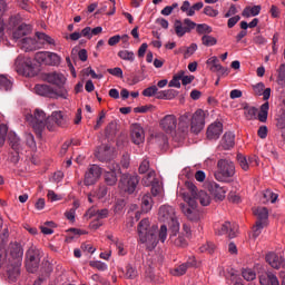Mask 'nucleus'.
I'll use <instances>...</instances> for the list:
<instances>
[{
    "label": "nucleus",
    "mask_w": 285,
    "mask_h": 285,
    "mask_svg": "<svg viewBox=\"0 0 285 285\" xmlns=\"http://www.w3.org/2000/svg\"><path fill=\"white\" fill-rule=\"evenodd\" d=\"M263 197H264L265 202H271V204H275L277 202L278 196H277V194L267 189L264 191Z\"/></svg>",
    "instance_id": "nucleus-52"
},
{
    "label": "nucleus",
    "mask_w": 285,
    "mask_h": 285,
    "mask_svg": "<svg viewBox=\"0 0 285 285\" xmlns=\"http://www.w3.org/2000/svg\"><path fill=\"white\" fill-rule=\"evenodd\" d=\"M37 39L42 43V46H57L55 38L50 37L45 32H36Z\"/></svg>",
    "instance_id": "nucleus-34"
},
{
    "label": "nucleus",
    "mask_w": 285,
    "mask_h": 285,
    "mask_svg": "<svg viewBox=\"0 0 285 285\" xmlns=\"http://www.w3.org/2000/svg\"><path fill=\"white\" fill-rule=\"evenodd\" d=\"M137 186H139V176L122 174L118 184V188L127 193L128 195H132L137 190Z\"/></svg>",
    "instance_id": "nucleus-9"
},
{
    "label": "nucleus",
    "mask_w": 285,
    "mask_h": 285,
    "mask_svg": "<svg viewBox=\"0 0 285 285\" xmlns=\"http://www.w3.org/2000/svg\"><path fill=\"white\" fill-rule=\"evenodd\" d=\"M238 230L239 227L237 224L225 222L223 225H220L219 228L215 229V233L216 235H227L229 239H235V237H237Z\"/></svg>",
    "instance_id": "nucleus-18"
},
{
    "label": "nucleus",
    "mask_w": 285,
    "mask_h": 285,
    "mask_svg": "<svg viewBox=\"0 0 285 285\" xmlns=\"http://www.w3.org/2000/svg\"><path fill=\"white\" fill-rule=\"evenodd\" d=\"M237 161L243 170H245V171L248 170V168H249L248 167V158H246V156L238 154Z\"/></svg>",
    "instance_id": "nucleus-55"
},
{
    "label": "nucleus",
    "mask_w": 285,
    "mask_h": 285,
    "mask_svg": "<svg viewBox=\"0 0 285 285\" xmlns=\"http://www.w3.org/2000/svg\"><path fill=\"white\" fill-rule=\"evenodd\" d=\"M52 119H55L56 125L60 128H66L70 124V117L63 114V111H52Z\"/></svg>",
    "instance_id": "nucleus-28"
},
{
    "label": "nucleus",
    "mask_w": 285,
    "mask_h": 285,
    "mask_svg": "<svg viewBox=\"0 0 285 285\" xmlns=\"http://www.w3.org/2000/svg\"><path fill=\"white\" fill-rule=\"evenodd\" d=\"M169 243L176 248H186L188 246L186 236L179 233V224L169 227Z\"/></svg>",
    "instance_id": "nucleus-12"
},
{
    "label": "nucleus",
    "mask_w": 285,
    "mask_h": 285,
    "mask_svg": "<svg viewBox=\"0 0 285 285\" xmlns=\"http://www.w3.org/2000/svg\"><path fill=\"white\" fill-rule=\"evenodd\" d=\"M183 75H186V71L180 70L177 75L173 77V79L169 81V88H181V77Z\"/></svg>",
    "instance_id": "nucleus-42"
},
{
    "label": "nucleus",
    "mask_w": 285,
    "mask_h": 285,
    "mask_svg": "<svg viewBox=\"0 0 285 285\" xmlns=\"http://www.w3.org/2000/svg\"><path fill=\"white\" fill-rule=\"evenodd\" d=\"M242 275L244 279H246V282H253V279H256L257 277V274L255 273V271L250 268L243 269Z\"/></svg>",
    "instance_id": "nucleus-51"
},
{
    "label": "nucleus",
    "mask_w": 285,
    "mask_h": 285,
    "mask_svg": "<svg viewBox=\"0 0 285 285\" xmlns=\"http://www.w3.org/2000/svg\"><path fill=\"white\" fill-rule=\"evenodd\" d=\"M196 32L197 35H210V32H213V27L207 23H199L196 24Z\"/></svg>",
    "instance_id": "nucleus-48"
},
{
    "label": "nucleus",
    "mask_w": 285,
    "mask_h": 285,
    "mask_svg": "<svg viewBox=\"0 0 285 285\" xmlns=\"http://www.w3.org/2000/svg\"><path fill=\"white\" fill-rule=\"evenodd\" d=\"M204 8V2L199 1L190 6V1L185 0L180 7L181 12H185L187 17H195V12H199Z\"/></svg>",
    "instance_id": "nucleus-23"
},
{
    "label": "nucleus",
    "mask_w": 285,
    "mask_h": 285,
    "mask_svg": "<svg viewBox=\"0 0 285 285\" xmlns=\"http://www.w3.org/2000/svg\"><path fill=\"white\" fill-rule=\"evenodd\" d=\"M27 120L32 126L33 131L36 132L39 139L43 137V130H46V128L52 132V130H55V127L57 126L55 118H52V114L51 116L46 117V112L39 109H36L33 116H28Z\"/></svg>",
    "instance_id": "nucleus-1"
},
{
    "label": "nucleus",
    "mask_w": 285,
    "mask_h": 285,
    "mask_svg": "<svg viewBox=\"0 0 285 285\" xmlns=\"http://www.w3.org/2000/svg\"><path fill=\"white\" fill-rule=\"evenodd\" d=\"M99 161H110L112 159V150L106 146L104 150H100L97 155Z\"/></svg>",
    "instance_id": "nucleus-40"
},
{
    "label": "nucleus",
    "mask_w": 285,
    "mask_h": 285,
    "mask_svg": "<svg viewBox=\"0 0 285 285\" xmlns=\"http://www.w3.org/2000/svg\"><path fill=\"white\" fill-rule=\"evenodd\" d=\"M177 116L175 115H166L161 118L159 126L164 132L167 135H173L177 130Z\"/></svg>",
    "instance_id": "nucleus-16"
},
{
    "label": "nucleus",
    "mask_w": 285,
    "mask_h": 285,
    "mask_svg": "<svg viewBox=\"0 0 285 285\" xmlns=\"http://www.w3.org/2000/svg\"><path fill=\"white\" fill-rule=\"evenodd\" d=\"M259 12H262V6H254V7H246L243 10L242 14H243V17L248 19L250 17H257V14H259Z\"/></svg>",
    "instance_id": "nucleus-35"
},
{
    "label": "nucleus",
    "mask_w": 285,
    "mask_h": 285,
    "mask_svg": "<svg viewBox=\"0 0 285 285\" xmlns=\"http://www.w3.org/2000/svg\"><path fill=\"white\" fill-rule=\"evenodd\" d=\"M125 271L126 279H137V277H139V272H137V268L132 267V265H127Z\"/></svg>",
    "instance_id": "nucleus-44"
},
{
    "label": "nucleus",
    "mask_w": 285,
    "mask_h": 285,
    "mask_svg": "<svg viewBox=\"0 0 285 285\" xmlns=\"http://www.w3.org/2000/svg\"><path fill=\"white\" fill-rule=\"evenodd\" d=\"M118 57L119 59H122V61H129L130 63L135 61V52L130 50H120Z\"/></svg>",
    "instance_id": "nucleus-43"
},
{
    "label": "nucleus",
    "mask_w": 285,
    "mask_h": 285,
    "mask_svg": "<svg viewBox=\"0 0 285 285\" xmlns=\"http://www.w3.org/2000/svg\"><path fill=\"white\" fill-rule=\"evenodd\" d=\"M126 208V202L124 199L117 200L114 207V213L118 214L124 212Z\"/></svg>",
    "instance_id": "nucleus-62"
},
{
    "label": "nucleus",
    "mask_w": 285,
    "mask_h": 285,
    "mask_svg": "<svg viewBox=\"0 0 285 285\" xmlns=\"http://www.w3.org/2000/svg\"><path fill=\"white\" fill-rule=\"evenodd\" d=\"M8 136V125L1 124L0 125V144H6V137Z\"/></svg>",
    "instance_id": "nucleus-60"
},
{
    "label": "nucleus",
    "mask_w": 285,
    "mask_h": 285,
    "mask_svg": "<svg viewBox=\"0 0 285 285\" xmlns=\"http://www.w3.org/2000/svg\"><path fill=\"white\" fill-rule=\"evenodd\" d=\"M36 95L40 97H50L52 99H61L57 97V91L55 88L50 87V85H36L33 88Z\"/></svg>",
    "instance_id": "nucleus-21"
},
{
    "label": "nucleus",
    "mask_w": 285,
    "mask_h": 285,
    "mask_svg": "<svg viewBox=\"0 0 285 285\" xmlns=\"http://www.w3.org/2000/svg\"><path fill=\"white\" fill-rule=\"evenodd\" d=\"M204 14H206V17H212V18H215V17H217L218 14H219V11L218 10H216V9H214L213 7H210V6H206L205 8H204Z\"/></svg>",
    "instance_id": "nucleus-61"
},
{
    "label": "nucleus",
    "mask_w": 285,
    "mask_h": 285,
    "mask_svg": "<svg viewBox=\"0 0 285 285\" xmlns=\"http://www.w3.org/2000/svg\"><path fill=\"white\" fill-rule=\"evenodd\" d=\"M107 72L109 75H112V77H118V79H124V70H121L120 67L109 68L107 69Z\"/></svg>",
    "instance_id": "nucleus-56"
},
{
    "label": "nucleus",
    "mask_w": 285,
    "mask_h": 285,
    "mask_svg": "<svg viewBox=\"0 0 285 285\" xmlns=\"http://www.w3.org/2000/svg\"><path fill=\"white\" fill-rule=\"evenodd\" d=\"M265 259L272 268H275L276 271H279L282 266H284L285 259L283 258L282 255L276 254L275 252H269L266 256Z\"/></svg>",
    "instance_id": "nucleus-24"
},
{
    "label": "nucleus",
    "mask_w": 285,
    "mask_h": 285,
    "mask_svg": "<svg viewBox=\"0 0 285 285\" xmlns=\"http://www.w3.org/2000/svg\"><path fill=\"white\" fill-rule=\"evenodd\" d=\"M197 52V43H191L189 47L186 48L184 52V58L188 59V57H193Z\"/></svg>",
    "instance_id": "nucleus-59"
},
{
    "label": "nucleus",
    "mask_w": 285,
    "mask_h": 285,
    "mask_svg": "<svg viewBox=\"0 0 285 285\" xmlns=\"http://www.w3.org/2000/svg\"><path fill=\"white\" fill-rule=\"evenodd\" d=\"M117 168H119V164L115 163V161H110L109 163V171H105L104 173V179H105V184H107V186H117Z\"/></svg>",
    "instance_id": "nucleus-20"
},
{
    "label": "nucleus",
    "mask_w": 285,
    "mask_h": 285,
    "mask_svg": "<svg viewBox=\"0 0 285 285\" xmlns=\"http://www.w3.org/2000/svg\"><path fill=\"white\" fill-rule=\"evenodd\" d=\"M35 61L43 66H61V56L52 51H39L35 55Z\"/></svg>",
    "instance_id": "nucleus-10"
},
{
    "label": "nucleus",
    "mask_w": 285,
    "mask_h": 285,
    "mask_svg": "<svg viewBox=\"0 0 285 285\" xmlns=\"http://www.w3.org/2000/svg\"><path fill=\"white\" fill-rule=\"evenodd\" d=\"M254 215H256L257 222L253 227V237L257 239L262 235V230H264V222L268 219V208L258 207L255 209Z\"/></svg>",
    "instance_id": "nucleus-11"
},
{
    "label": "nucleus",
    "mask_w": 285,
    "mask_h": 285,
    "mask_svg": "<svg viewBox=\"0 0 285 285\" xmlns=\"http://www.w3.org/2000/svg\"><path fill=\"white\" fill-rule=\"evenodd\" d=\"M264 88H266L264 82H258L253 86V90H254L255 95H257L258 97H262V94L264 92Z\"/></svg>",
    "instance_id": "nucleus-63"
},
{
    "label": "nucleus",
    "mask_w": 285,
    "mask_h": 285,
    "mask_svg": "<svg viewBox=\"0 0 285 285\" xmlns=\"http://www.w3.org/2000/svg\"><path fill=\"white\" fill-rule=\"evenodd\" d=\"M31 30L32 28L30 27V24L22 23L13 32V39H16V41H19L21 37H26V35H30Z\"/></svg>",
    "instance_id": "nucleus-32"
},
{
    "label": "nucleus",
    "mask_w": 285,
    "mask_h": 285,
    "mask_svg": "<svg viewBox=\"0 0 285 285\" xmlns=\"http://www.w3.org/2000/svg\"><path fill=\"white\" fill-rule=\"evenodd\" d=\"M89 266H91V268H97V271H107L108 269V265H106V263H104L101 261H91V262H89Z\"/></svg>",
    "instance_id": "nucleus-53"
},
{
    "label": "nucleus",
    "mask_w": 285,
    "mask_h": 285,
    "mask_svg": "<svg viewBox=\"0 0 285 285\" xmlns=\"http://www.w3.org/2000/svg\"><path fill=\"white\" fill-rule=\"evenodd\" d=\"M202 43H203V46H206V48L217 46V38L210 36V35H204L202 37Z\"/></svg>",
    "instance_id": "nucleus-46"
},
{
    "label": "nucleus",
    "mask_w": 285,
    "mask_h": 285,
    "mask_svg": "<svg viewBox=\"0 0 285 285\" xmlns=\"http://www.w3.org/2000/svg\"><path fill=\"white\" fill-rule=\"evenodd\" d=\"M148 170H150V160L144 159L139 165L138 171L140 175H146Z\"/></svg>",
    "instance_id": "nucleus-54"
},
{
    "label": "nucleus",
    "mask_w": 285,
    "mask_h": 285,
    "mask_svg": "<svg viewBox=\"0 0 285 285\" xmlns=\"http://www.w3.org/2000/svg\"><path fill=\"white\" fill-rule=\"evenodd\" d=\"M7 275L9 282H17L19 275H21V263L8 261Z\"/></svg>",
    "instance_id": "nucleus-22"
},
{
    "label": "nucleus",
    "mask_w": 285,
    "mask_h": 285,
    "mask_svg": "<svg viewBox=\"0 0 285 285\" xmlns=\"http://www.w3.org/2000/svg\"><path fill=\"white\" fill-rule=\"evenodd\" d=\"M43 80L47 81V83H51V86H57V97L68 99V89L66 88L68 78H66V75L59 71H51L43 75Z\"/></svg>",
    "instance_id": "nucleus-3"
},
{
    "label": "nucleus",
    "mask_w": 285,
    "mask_h": 285,
    "mask_svg": "<svg viewBox=\"0 0 285 285\" xmlns=\"http://www.w3.org/2000/svg\"><path fill=\"white\" fill-rule=\"evenodd\" d=\"M41 264V249L31 247L26 253V268L28 273H37Z\"/></svg>",
    "instance_id": "nucleus-7"
},
{
    "label": "nucleus",
    "mask_w": 285,
    "mask_h": 285,
    "mask_svg": "<svg viewBox=\"0 0 285 285\" xmlns=\"http://www.w3.org/2000/svg\"><path fill=\"white\" fill-rule=\"evenodd\" d=\"M217 171L215 173V178L217 181H226L230 177L235 176V163L228 159H219L217 163Z\"/></svg>",
    "instance_id": "nucleus-5"
},
{
    "label": "nucleus",
    "mask_w": 285,
    "mask_h": 285,
    "mask_svg": "<svg viewBox=\"0 0 285 285\" xmlns=\"http://www.w3.org/2000/svg\"><path fill=\"white\" fill-rule=\"evenodd\" d=\"M184 200L187 203L180 204V209L189 222H199L203 217V213L197 209V202L190 197L184 196Z\"/></svg>",
    "instance_id": "nucleus-6"
},
{
    "label": "nucleus",
    "mask_w": 285,
    "mask_h": 285,
    "mask_svg": "<svg viewBox=\"0 0 285 285\" xmlns=\"http://www.w3.org/2000/svg\"><path fill=\"white\" fill-rule=\"evenodd\" d=\"M188 128H189L188 114H185L179 117L178 130H180V132H186Z\"/></svg>",
    "instance_id": "nucleus-41"
},
{
    "label": "nucleus",
    "mask_w": 285,
    "mask_h": 285,
    "mask_svg": "<svg viewBox=\"0 0 285 285\" xmlns=\"http://www.w3.org/2000/svg\"><path fill=\"white\" fill-rule=\"evenodd\" d=\"M26 141H27V146H29V148H31V150H37V141L35 140V135L27 134Z\"/></svg>",
    "instance_id": "nucleus-57"
},
{
    "label": "nucleus",
    "mask_w": 285,
    "mask_h": 285,
    "mask_svg": "<svg viewBox=\"0 0 285 285\" xmlns=\"http://www.w3.org/2000/svg\"><path fill=\"white\" fill-rule=\"evenodd\" d=\"M158 90L159 89L157 88V86L154 85L151 87L144 89L142 95H144V97H155V95H157Z\"/></svg>",
    "instance_id": "nucleus-58"
},
{
    "label": "nucleus",
    "mask_w": 285,
    "mask_h": 285,
    "mask_svg": "<svg viewBox=\"0 0 285 285\" xmlns=\"http://www.w3.org/2000/svg\"><path fill=\"white\" fill-rule=\"evenodd\" d=\"M209 190L215 197L216 202H224V199H226V193L228 189L226 187H222L217 183H213L209 185Z\"/></svg>",
    "instance_id": "nucleus-25"
},
{
    "label": "nucleus",
    "mask_w": 285,
    "mask_h": 285,
    "mask_svg": "<svg viewBox=\"0 0 285 285\" xmlns=\"http://www.w3.org/2000/svg\"><path fill=\"white\" fill-rule=\"evenodd\" d=\"M223 150H230L235 146V134L233 131H226L220 140Z\"/></svg>",
    "instance_id": "nucleus-27"
},
{
    "label": "nucleus",
    "mask_w": 285,
    "mask_h": 285,
    "mask_svg": "<svg viewBox=\"0 0 285 285\" xmlns=\"http://www.w3.org/2000/svg\"><path fill=\"white\" fill-rule=\"evenodd\" d=\"M168 239V227L166 225H161L160 229L158 230V242H161L164 244Z\"/></svg>",
    "instance_id": "nucleus-50"
},
{
    "label": "nucleus",
    "mask_w": 285,
    "mask_h": 285,
    "mask_svg": "<svg viewBox=\"0 0 285 285\" xmlns=\"http://www.w3.org/2000/svg\"><path fill=\"white\" fill-rule=\"evenodd\" d=\"M158 219L164 224H168L169 228L179 224V220L177 219V212L175 210V207L170 205H163L159 207Z\"/></svg>",
    "instance_id": "nucleus-8"
},
{
    "label": "nucleus",
    "mask_w": 285,
    "mask_h": 285,
    "mask_svg": "<svg viewBox=\"0 0 285 285\" xmlns=\"http://www.w3.org/2000/svg\"><path fill=\"white\" fill-rule=\"evenodd\" d=\"M195 202H199L200 206H210V195H208V193H206L205 190H200L198 191Z\"/></svg>",
    "instance_id": "nucleus-37"
},
{
    "label": "nucleus",
    "mask_w": 285,
    "mask_h": 285,
    "mask_svg": "<svg viewBox=\"0 0 285 285\" xmlns=\"http://www.w3.org/2000/svg\"><path fill=\"white\" fill-rule=\"evenodd\" d=\"M190 266H195V265L190 262L181 264L180 266L175 268L174 275H176L177 277H180L181 275H186V271H188V268H190Z\"/></svg>",
    "instance_id": "nucleus-45"
},
{
    "label": "nucleus",
    "mask_w": 285,
    "mask_h": 285,
    "mask_svg": "<svg viewBox=\"0 0 285 285\" xmlns=\"http://www.w3.org/2000/svg\"><path fill=\"white\" fill-rule=\"evenodd\" d=\"M101 175H104V169L98 165H90L88 170L85 174V186H92L99 181Z\"/></svg>",
    "instance_id": "nucleus-15"
},
{
    "label": "nucleus",
    "mask_w": 285,
    "mask_h": 285,
    "mask_svg": "<svg viewBox=\"0 0 285 285\" xmlns=\"http://www.w3.org/2000/svg\"><path fill=\"white\" fill-rule=\"evenodd\" d=\"M151 144L159 146V148H166L168 146V136L164 132H158L151 137Z\"/></svg>",
    "instance_id": "nucleus-31"
},
{
    "label": "nucleus",
    "mask_w": 285,
    "mask_h": 285,
    "mask_svg": "<svg viewBox=\"0 0 285 285\" xmlns=\"http://www.w3.org/2000/svg\"><path fill=\"white\" fill-rule=\"evenodd\" d=\"M157 174L155 173V170H149L148 174L142 178V184L145 186H153V184L158 183L159 180L156 178Z\"/></svg>",
    "instance_id": "nucleus-39"
},
{
    "label": "nucleus",
    "mask_w": 285,
    "mask_h": 285,
    "mask_svg": "<svg viewBox=\"0 0 285 285\" xmlns=\"http://www.w3.org/2000/svg\"><path fill=\"white\" fill-rule=\"evenodd\" d=\"M185 188L189 191L190 196L187 194H183V197H189L190 199H197V195H199V191L197 190V186L193 184V181H186Z\"/></svg>",
    "instance_id": "nucleus-38"
},
{
    "label": "nucleus",
    "mask_w": 285,
    "mask_h": 285,
    "mask_svg": "<svg viewBox=\"0 0 285 285\" xmlns=\"http://www.w3.org/2000/svg\"><path fill=\"white\" fill-rule=\"evenodd\" d=\"M206 126V112L203 109H197L191 117L190 130L194 135H199Z\"/></svg>",
    "instance_id": "nucleus-13"
},
{
    "label": "nucleus",
    "mask_w": 285,
    "mask_h": 285,
    "mask_svg": "<svg viewBox=\"0 0 285 285\" xmlns=\"http://www.w3.org/2000/svg\"><path fill=\"white\" fill-rule=\"evenodd\" d=\"M141 210L142 213H150L153 210V197L150 194H146L141 199Z\"/></svg>",
    "instance_id": "nucleus-36"
},
{
    "label": "nucleus",
    "mask_w": 285,
    "mask_h": 285,
    "mask_svg": "<svg viewBox=\"0 0 285 285\" xmlns=\"http://www.w3.org/2000/svg\"><path fill=\"white\" fill-rule=\"evenodd\" d=\"M0 90H4L6 92L12 90V81L3 75L0 76Z\"/></svg>",
    "instance_id": "nucleus-47"
},
{
    "label": "nucleus",
    "mask_w": 285,
    "mask_h": 285,
    "mask_svg": "<svg viewBox=\"0 0 285 285\" xmlns=\"http://www.w3.org/2000/svg\"><path fill=\"white\" fill-rule=\"evenodd\" d=\"M131 139L136 146H139V144H144L146 136L144 134V128L139 125H134L131 129Z\"/></svg>",
    "instance_id": "nucleus-26"
},
{
    "label": "nucleus",
    "mask_w": 285,
    "mask_h": 285,
    "mask_svg": "<svg viewBox=\"0 0 285 285\" xmlns=\"http://www.w3.org/2000/svg\"><path fill=\"white\" fill-rule=\"evenodd\" d=\"M145 279H146V282H149L150 284L155 283L156 282L155 272L153 269L148 268L145 272Z\"/></svg>",
    "instance_id": "nucleus-64"
},
{
    "label": "nucleus",
    "mask_w": 285,
    "mask_h": 285,
    "mask_svg": "<svg viewBox=\"0 0 285 285\" xmlns=\"http://www.w3.org/2000/svg\"><path fill=\"white\" fill-rule=\"evenodd\" d=\"M195 28H197V23L189 18H185L183 22L181 20H175L174 22V29L177 37H184L185 35L193 32Z\"/></svg>",
    "instance_id": "nucleus-14"
},
{
    "label": "nucleus",
    "mask_w": 285,
    "mask_h": 285,
    "mask_svg": "<svg viewBox=\"0 0 285 285\" xmlns=\"http://www.w3.org/2000/svg\"><path fill=\"white\" fill-rule=\"evenodd\" d=\"M8 140H9V144H10L12 150H14V153H19L21 150V138H19V136H17V134H14L12 131L9 132Z\"/></svg>",
    "instance_id": "nucleus-33"
},
{
    "label": "nucleus",
    "mask_w": 285,
    "mask_h": 285,
    "mask_svg": "<svg viewBox=\"0 0 285 285\" xmlns=\"http://www.w3.org/2000/svg\"><path fill=\"white\" fill-rule=\"evenodd\" d=\"M105 135L107 139H112L117 135V125L115 122H109L105 129Z\"/></svg>",
    "instance_id": "nucleus-49"
},
{
    "label": "nucleus",
    "mask_w": 285,
    "mask_h": 285,
    "mask_svg": "<svg viewBox=\"0 0 285 285\" xmlns=\"http://www.w3.org/2000/svg\"><path fill=\"white\" fill-rule=\"evenodd\" d=\"M9 258L8 262H16L18 264H21L23 262V247L21 244L14 242L10 243L8 247Z\"/></svg>",
    "instance_id": "nucleus-17"
},
{
    "label": "nucleus",
    "mask_w": 285,
    "mask_h": 285,
    "mask_svg": "<svg viewBox=\"0 0 285 285\" xmlns=\"http://www.w3.org/2000/svg\"><path fill=\"white\" fill-rule=\"evenodd\" d=\"M222 132H224V124L220 121H215L207 128V139H209V141H217V139L222 137Z\"/></svg>",
    "instance_id": "nucleus-19"
},
{
    "label": "nucleus",
    "mask_w": 285,
    "mask_h": 285,
    "mask_svg": "<svg viewBox=\"0 0 285 285\" xmlns=\"http://www.w3.org/2000/svg\"><path fill=\"white\" fill-rule=\"evenodd\" d=\"M16 70L21 75H28V71L35 70V66L32 65L31 60H27L21 63L19 59L16 60Z\"/></svg>",
    "instance_id": "nucleus-29"
},
{
    "label": "nucleus",
    "mask_w": 285,
    "mask_h": 285,
    "mask_svg": "<svg viewBox=\"0 0 285 285\" xmlns=\"http://www.w3.org/2000/svg\"><path fill=\"white\" fill-rule=\"evenodd\" d=\"M159 227L153 225L150 227V220L148 218L141 219L138 224V235L140 244H146L147 248L157 247V230Z\"/></svg>",
    "instance_id": "nucleus-2"
},
{
    "label": "nucleus",
    "mask_w": 285,
    "mask_h": 285,
    "mask_svg": "<svg viewBox=\"0 0 285 285\" xmlns=\"http://www.w3.org/2000/svg\"><path fill=\"white\" fill-rule=\"evenodd\" d=\"M20 48L21 50H24V52H32L33 50H37V40L32 38H22L20 40Z\"/></svg>",
    "instance_id": "nucleus-30"
},
{
    "label": "nucleus",
    "mask_w": 285,
    "mask_h": 285,
    "mask_svg": "<svg viewBox=\"0 0 285 285\" xmlns=\"http://www.w3.org/2000/svg\"><path fill=\"white\" fill-rule=\"evenodd\" d=\"M244 110H245V117L247 121H253V119H258L261 124H266L268 121V110H271V104H268V101L264 102L261 106L259 111L257 107H244Z\"/></svg>",
    "instance_id": "nucleus-4"
}]
</instances>
